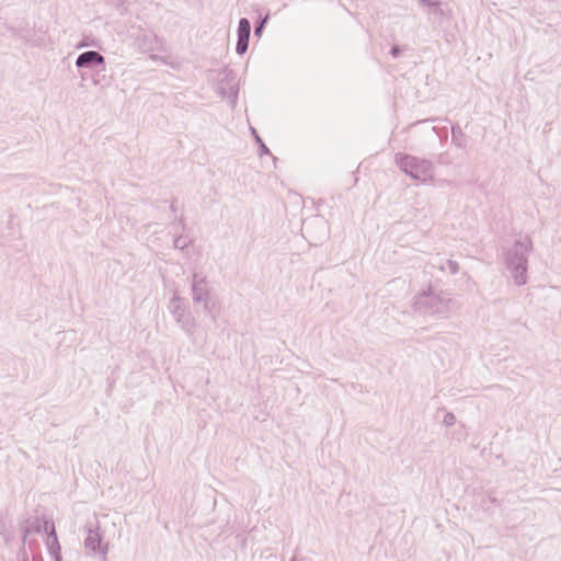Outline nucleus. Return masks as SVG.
<instances>
[{
    "label": "nucleus",
    "instance_id": "obj_1",
    "mask_svg": "<svg viewBox=\"0 0 561 561\" xmlns=\"http://www.w3.org/2000/svg\"><path fill=\"white\" fill-rule=\"evenodd\" d=\"M453 306L454 300L450 294L433 286H428L422 293L415 295L412 301V308L415 312L439 319L448 318Z\"/></svg>",
    "mask_w": 561,
    "mask_h": 561
},
{
    "label": "nucleus",
    "instance_id": "obj_2",
    "mask_svg": "<svg viewBox=\"0 0 561 561\" xmlns=\"http://www.w3.org/2000/svg\"><path fill=\"white\" fill-rule=\"evenodd\" d=\"M531 250L533 241L528 236H520L512 245L503 250L505 266L517 286H523L528 280V254Z\"/></svg>",
    "mask_w": 561,
    "mask_h": 561
},
{
    "label": "nucleus",
    "instance_id": "obj_3",
    "mask_svg": "<svg viewBox=\"0 0 561 561\" xmlns=\"http://www.w3.org/2000/svg\"><path fill=\"white\" fill-rule=\"evenodd\" d=\"M192 300L196 305H202L204 312L216 322L220 312L213 288L205 274L193 272L191 277Z\"/></svg>",
    "mask_w": 561,
    "mask_h": 561
},
{
    "label": "nucleus",
    "instance_id": "obj_4",
    "mask_svg": "<svg viewBox=\"0 0 561 561\" xmlns=\"http://www.w3.org/2000/svg\"><path fill=\"white\" fill-rule=\"evenodd\" d=\"M394 161L403 173L422 184L431 183L434 179V164L431 160L397 153Z\"/></svg>",
    "mask_w": 561,
    "mask_h": 561
},
{
    "label": "nucleus",
    "instance_id": "obj_5",
    "mask_svg": "<svg viewBox=\"0 0 561 561\" xmlns=\"http://www.w3.org/2000/svg\"><path fill=\"white\" fill-rule=\"evenodd\" d=\"M168 309L170 313L173 316L175 322L180 325V328L190 337H193L197 327L196 319L183 305L182 298L178 294H174L173 297L170 299Z\"/></svg>",
    "mask_w": 561,
    "mask_h": 561
},
{
    "label": "nucleus",
    "instance_id": "obj_6",
    "mask_svg": "<svg viewBox=\"0 0 561 561\" xmlns=\"http://www.w3.org/2000/svg\"><path fill=\"white\" fill-rule=\"evenodd\" d=\"M84 549L89 556H99L103 560L106 559L108 552V542L104 540L103 531L101 530L98 520L90 522L87 525V537L84 538Z\"/></svg>",
    "mask_w": 561,
    "mask_h": 561
},
{
    "label": "nucleus",
    "instance_id": "obj_7",
    "mask_svg": "<svg viewBox=\"0 0 561 561\" xmlns=\"http://www.w3.org/2000/svg\"><path fill=\"white\" fill-rule=\"evenodd\" d=\"M20 530H21L23 548L18 553V561H30L28 553L25 548L26 545H27L32 561H35V538L33 537V534L35 533V518H33L31 516L25 518L21 523Z\"/></svg>",
    "mask_w": 561,
    "mask_h": 561
},
{
    "label": "nucleus",
    "instance_id": "obj_8",
    "mask_svg": "<svg viewBox=\"0 0 561 561\" xmlns=\"http://www.w3.org/2000/svg\"><path fill=\"white\" fill-rule=\"evenodd\" d=\"M43 527L46 535L45 546L48 553L54 558L55 561H62L55 524L53 522L45 520Z\"/></svg>",
    "mask_w": 561,
    "mask_h": 561
},
{
    "label": "nucleus",
    "instance_id": "obj_9",
    "mask_svg": "<svg viewBox=\"0 0 561 561\" xmlns=\"http://www.w3.org/2000/svg\"><path fill=\"white\" fill-rule=\"evenodd\" d=\"M238 41L236 51L238 55H243L249 47V38L251 34V23L248 19L242 18L238 24Z\"/></svg>",
    "mask_w": 561,
    "mask_h": 561
},
{
    "label": "nucleus",
    "instance_id": "obj_10",
    "mask_svg": "<svg viewBox=\"0 0 561 561\" xmlns=\"http://www.w3.org/2000/svg\"><path fill=\"white\" fill-rule=\"evenodd\" d=\"M104 64L105 58L99 51L95 50H87L84 53H81L76 60V66L79 69L104 66Z\"/></svg>",
    "mask_w": 561,
    "mask_h": 561
},
{
    "label": "nucleus",
    "instance_id": "obj_11",
    "mask_svg": "<svg viewBox=\"0 0 561 561\" xmlns=\"http://www.w3.org/2000/svg\"><path fill=\"white\" fill-rule=\"evenodd\" d=\"M430 264L433 268H437L440 272H449L451 275H455L459 272L458 262L454 260H444L439 255L434 256Z\"/></svg>",
    "mask_w": 561,
    "mask_h": 561
},
{
    "label": "nucleus",
    "instance_id": "obj_12",
    "mask_svg": "<svg viewBox=\"0 0 561 561\" xmlns=\"http://www.w3.org/2000/svg\"><path fill=\"white\" fill-rule=\"evenodd\" d=\"M230 75H231V71L226 72V79L228 80L227 81L228 89L220 88L219 93L222 98L229 99L231 102V105L234 106L236 102H237V96H238V87H237L236 78L234 77L230 78Z\"/></svg>",
    "mask_w": 561,
    "mask_h": 561
},
{
    "label": "nucleus",
    "instance_id": "obj_13",
    "mask_svg": "<svg viewBox=\"0 0 561 561\" xmlns=\"http://www.w3.org/2000/svg\"><path fill=\"white\" fill-rule=\"evenodd\" d=\"M430 9H431V12L437 18L438 16L439 18H450L451 16V11L449 9H444L442 7V4L437 1H435V4H432V7Z\"/></svg>",
    "mask_w": 561,
    "mask_h": 561
},
{
    "label": "nucleus",
    "instance_id": "obj_14",
    "mask_svg": "<svg viewBox=\"0 0 561 561\" xmlns=\"http://www.w3.org/2000/svg\"><path fill=\"white\" fill-rule=\"evenodd\" d=\"M190 243H191V240L183 236L176 237L173 242L174 248L179 249V250H184L185 248L188 247Z\"/></svg>",
    "mask_w": 561,
    "mask_h": 561
},
{
    "label": "nucleus",
    "instance_id": "obj_15",
    "mask_svg": "<svg viewBox=\"0 0 561 561\" xmlns=\"http://www.w3.org/2000/svg\"><path fill=\"white\" fill-rule=\"evenodd\" d=\"M443 423L446 425V426H451L456 423V416L454 413L451 412H447L445 415H444V419H443Z\"/></svg>",
    "mask_w": 561,
    "mask_h": 561
},
{
    "label": "nucleus",
    "instance_id": "obj_16",
    "mask_svg": "<svg viewBox=\"0 0 561 561\" xmlns=\"http://www.w3.org/2000/svg\"><path fill=\"white\" fill-rule=\"evenodd\" d=\"M267 20H268V15H266V16H265V18H264V19H263V20H262V21H261V22L255 26V28H254V35H255V36H261L262 31H263L264 25H265V23L267 22Z\"/></svg>",
    "mask_w": 561,
    "mask_h": 561
},
{
    "label": "nucleus",
    "instance_id": "obj_17",
    "mask_svg": "<svg viewBox=\"0 0 561 561\" xmlns=\"http://www.w3.org/2000/svg\"><path fill=\"white\" fill-rule=\"evenodd\" d=\"M420 5L428 7L431 8L432 4H435L434 0H417Z\"/></svg>",
    "mask_w": 561,
    "mask_h": 561
},
{
    "label": "nucleus",
    "instance_id": "obj_18",
    "mask_svg": "<svg viewBox=\"0 0 561 561\" xmlns=\"http://www.w3.org/2000/svg\"><path fill=\"white\" fill-rule=\"evenodd\" d=\"M390 54L393 58H397L400 55V48L398 46H393L390 50Z\"/></svg>",
    "mask_w": 561,
    "mask_h": 561
},
{
    "label": "nucleus",
    "instance_id": "obj_19",
    "mask_svg": "<svg viewBox=\"0 0 561 561\" xmlns=\"http://www.w3.org/2000/svg\"><path fill=\"white\" fill-rule=\"evenodd\" d=\"M268 148L263 144L261 142L260 145V154H265V153H268Z\"/></svg>",
    "mask_w": 561,
    "mask_h": 561
},
{
    "label": "nucleus",
    "instance_id": "obj_20",
    "mask_svg": "<svg viewBox=\"0 0 561 561\" xmlns=\"http://www.w3.org/2000/svg\"><path fill=\"white\" fill-rule=\"evenodd\" d=\"M457 131H459V133H460V130H459L458 128H456V127H453V128H451L453 139H455V138H456V133H457Z\"/></svg>",
    "mask_w": 561,
    "mask_h": 561
},
{
    "label": "nucleus",
    "instance_id": "obj_21",
    "mask_svg": "<svg viewBox=\"0 0 561 561\" xmlns=\"http://www.w3.org/2000/svg\"><path fill=\"white\" fill-rule=\"evenodd\" d=\"M252 133L255 135V139H256V141L261 145V142H263V141H262V140H261V138L256 135V131H255V129H254V128H252Z\"/></svg>",
    "mask_w": 561,
    "mask_h": 561
},
{
    "label": "nucleus",
    "instance_id": "obj_22",
    "mask_svg": "<svg viewBox=\"0 0 561 561\" xmlns=\"http://www.w3.org/2000/svg\"><path fill=\"white\" fill-rule=\"evenodd\" d=\"M36 531H37V534H39V533H41V528H39V526H38V525H37Z\"/></svg>",
    "mask_w": 561,
    "mask_h": 561
},
{
    "label": "nucleus",
    "instance_id": "obj_23",
    "mask_svg": "<svg viewBox=\"0 0 561 561\" xmlns=\"http://www.w3.org/2000/svg\"><path fill=\"white\" fill-rule=\"evenodd\" d=\"M291 561H297L296 559H293Z\"/></svg>",
    "mask_w": 561,
    "mask_h": 561
}]
</instances>
